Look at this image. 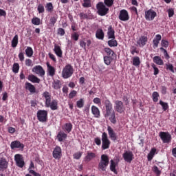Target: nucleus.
Listing matches in <instances>:
<instances>
[{"label": "nucleus", "mask_w": 176, "mask_h": 176, "mask_svg": "<svg viewBox=\"0 0 176 176\" xmlns=\"http://www.w3.org/2000/svg\"><path fill=\"white\" fill-rule=\"evenodd\" d=\"M133 155H124L123 159L127 163H131L133 160L134 159V157H133Z\"/></svg>", "instance_id": "39"}, {"label": "nucleus", "mask_w": 176, "mask_h": 176, "mask_svg": "<svg viewBox=\"0 0 176 176\" xmlns=\"http://www.w3.org/2000/svg\"><path fill=\"white\" fill-rule=\"evenodd\" d=\"M76 107L77 108H83L85 107V100H83V98H80L76 102Z\"/></svg>", "instance_id": "44"}, {"label": "nucleus", "mask_w": 176, "mask_h": 176, "mask_svg": "<svg viewBox=\"0 0 176 176\" xmlns=\"http://www.w3.org/2000/svg\"><path fill=\"white\" fill-rule=\"evenodd\" d=\"M161 41H162V35L160 34L155 35L154 39L153 40V49H156L157 47H159V43H160Z\"/></svg>", "instance_id": "18"}, {"label": "nucleus", "mask_w": 176, "mask_h": 176, "mask_svg": "<svg viewBox=\"0 0 176 176\" xmlns=\"http://www.w3.org/2000/svg\"><path fill=\"white\" fill-rule=\"evenodd\" d=\"M111 146V140L108 138V134L106 132L102 133V149L105 151V149H109Z\"/></svg>", "instance_id": "6"}, {"label": "nucleus", "mask_w": 176, "mask_h": 176, "mask_svg": "<svg viewBox=\"0 0 176 176\" xmlns=\"http://www.w3.org/2000/svg\"><path fill=\"white\" fill-rule=\"evenodd\" d=\"M37 10L39 14L45 13V6H43V5H42V4H38Z\"/></svg>", "instance_id": "51"}, {"label": "nucleus", "mask_w": 176, "mask_h": 176, "mask_svg": "<svg viewBox=\"0 0 176 176\" xmlns=\"http://www.w3.org/2000/svg\"><path fill=\"white\" fill-rule=\"evenodd\" d=\"M168 17H173L174 16V10L173 8H170L168 10Z\"/></svg>", "instance_id": "62"}, {"label": "nucleus", "mask_w": 176, "mask_h": 176, "mask_svg": "<svg viewBox=\"0 0 176 176\" xmlns=\"http://www.w3.org/2000/svg\"><path fill=\"white\" fill-rule=\"evenodd\" d=\"M91 111L94 118H96L97 119H99V118H101V112L100 111V109H98V107L93 105L91 107Z\"/></svg>", "instance_id": "16"}, {"label": "nucleus", "mask_w": 176, "mask_h": 176, "mask_svg": "<svg viewBox=\"0 0 176 176\" xmlns=\"http://www.w3.org/2000/svg\"><path fill=\"white\" fill-rule=\"evenodd\" d=\"M45 102L46 108H50L52 111H57L58 109V100L54 99L52 100V94L49 91H45L43 94Z\"/></svg>", "instance_id": "2"}, {"label": "nucleus", "mask_w": 176, "mask_h": 176, "mask_svg": "<svg viewBox=\"0 0 176 176\" xmlns=\"http://www.w3.org/2000/svg\"><path fill=\"white\" fill-rule=\"evenodd\" d=\"M160 50H161V52H163L166 60H170V55H168L167 50L164 47H160Z\"/></svg>", "instance_id": "48"}, {"label": "nucleus", "mask_w": 176, "mask_h": 176, "mask_svg": "<svg viewBox=\"0 0 176 176\" xmlns=\"http://www.w3.org/2000/svg\"><path fill=\"white\" fill-rule=\"evenodd\" d=\"M76 94H78V92L75 90L71 91V92L69 94V98L70 100H72L74 97H76Z\"/></svg>", "instance_id": "52"}, {"label": "nucleus", "mask_w": 176, "mask_h": 176, "mask_svg": "<svg viewBox=\"0 0 176 176\" xmlns=\"http://www.w3.org/2000/svg\"><path fill=\"white\" fill-rule=\"evenodd\" d=\"M67 137H68L67 133L60 131L57 135V140L59 141V142H63V140L67 139Z\"/></svg>", "instance_id": "27"}, {"label": "nucleus", "mask_w": 176, "mask_h": 176, "mask_svg": "<svg viewBox=\"0 0 176 176\" xmlns=\"http://www.w3.org/2000/svg\"><path fill=\"white\" fill-rule=\"evenodd\" d=\"M26 67H32L34 64L32 63V60L28 58L25 61Z\"/></svg>", "instance_id": "54"}, {"label": "nucleus", "mask_w": 176, "mask_h": 176, "mask_svg": "<svg viewBox=\"0 0 176 176\" xmlns=\"http://www.w3.org/2000/svg\"><path fill=\"white\" fill-rule=\"evenodd\" d=\"M107 45L109 47H116V46H118V41L115 38H111V40L107 42Z\"/></svg>", "instance_id": "35"}, {"label": "nucleus", "mask_w": 176, "mask_h": 176, "mask_svg": "<svg viewBox=\"0 0 176 176\" xmlns=\"http://www.w3.org/2000/svg\"><path fill=\"white\" fill-rule=\"evenodd\" d=\"M166 69H168L169 71H170V72H173V74H174L175 71H174V66H173V64H166Z\"/></svg>", "instance_id": "55"}, {"label": "nucleus", "mask_w": 176, "mask_h": 176, "mask_svg": "<svg viewBox=\"0 0 176 176\" xmlns=\"http://www.w3.org/2000/svg\"><path fill=\"white\" fill-rule=\"evenodd\" d=\"M80 46L82 47V49L86 50V42L83 40L80 41Z\"/></svg>", "instance_id": "63"}, {"label": "nucleus", "mask_w": 176, "mask_h": 176, "mask_svg": "<svg viewBox=\"0 0 176 176\" xmlns=\"http://www.w3.org/2000/svg\"><path fill=\"white\" fill-rule=\"evenodd\" d=\"M79 33L74 32L71 34V38L73 39V41H75V42L79 41Z\"/></svg>", "instance_id": "43"}, {"label": "nucleus", "mask_w": 176, "mask_h": 176, "mask_svg": "<svg viewBox=\"0 0 176 176\" xmlns=\"http://www.w3.org/2000/svg\"><path fill=\"white\" fill-rule=\"evenodd\" d=\"M110 163V170L112 173H114V174H118V170H116V166H118V164H116L113 160H111Z\"/></svg>", "instance_id": "29"}, {"label": "nucleus", "mask_w": 176, "mask_h": 176, "mask_svg": "<svg viewBox=\"0 0 176 176\" xmlns=\"http://www.w3.org/2000/svg\"><path fill=\"white\" fill-rule=\"evenodd\" d=\"M45 10L46 12H48V13H52L53 10H54V6L52 2L46 3Z\"/></svg>", "instance_id": "31"}, {"label": "nucleus", "mask_w": 176, "mask_h": 176, "mask_svg": "<svg viewBox=\"0 0 176 176\" xmlns=\"http://www.w3.org/2000/svg\"><path fill=\"white\" fill-rule=\"evenodd\" d=\"M115 58H112L111 56H104V63L106 65H111V63L113 61Z\"/></svg>", "instance_id": "37"}, {"label": "nucleus", "mask_w": 176, "mask_h": 176, "mask_svg": "<svg viewBox=\"0 0 176 176\" xmlns=\"http://www.w3.org/2000/svg\"><path fill=\"white\" fill-rule=\"evenodd\" d=\"M29 173L32 174L33 176H42L40 173L35 172L34 170H30Z\"/></svg>", "instance_id": "60"}, {"label": "nucleus", "mask_w": 176, "mask_h": 176, "mask_svg": "<svg viewBox=\"0 0 176 176\" xmlns=\"http://www.w3.org/2000/svg\"><path fill=\"white\" fill-rule=\"evenodd\" d=\"M159 97H160V95H159V93L157 91H154L152 94V98L153 102H157L159 101Z\"/></svg>", "instance_id": "41"}, {"label": "nucleus", "mask_w": 176, "mask_h": 176, "mask_svg": "<svg viewBox=\"0 0 176 176\" xmlns=\"http://www.w3.org/2000/svg\"><path fill=\"white\" fill-rule=\"evenodd\" d=\"M107 131L111 141H116L118 140V135H116L115 131H113V129H112L111 126H107Z\"/></svg>", "instance_id": "14"}, {"label": "nucleus", "mask_w": 176, "mask_h": 176, "mask_svg": "<svg viewBox=\"0 0 176 176\" xmlns=\"http://www.w3.org/2000/svg\"><path fill=\"white\" fill-rule=\"evenodd\" d=\"M32 72H34V74H36L37 75H39L40 76H45V69H43V67L41 65H36L33 67Z\"/></svg>", "instance_id": "13"}, {"label": "nucleus", "mask_w": 176, "mask_h": 176, "mask_svg": "<svg viewBox=\"0 0 176 176\" xmlns=\"http://www.w3.org/2000/svg\"><path fill=\"white\" fill-rule=\"evenodd\" d=\"M118 19L121 21H129L130 20V16L129 15V12L126 10H121L118 16Z\"/></svg>", "instance_id": "10"}, {"label": "nucleus", "mask_w": 176, "mask_h": 176, "mask_svg": "<svg viewBox=\"0 0 176 176\" xmlns=\"http://www.w3.org/2000/svg\"><path fill=\"white\" fill-rule=\"evenodd\" d=\"M108 39H115V29L111 25L107 29Z\"/></svg>", "instance_id": "20"}, {"label": "nucleus", "mask_w": 176, "mask_h": 176, "mask_svg": "<svg viewBox=\"0 0 176 176\" xmlns=\"http://www.w3.org/2000/svg\"><path fill=\"white\" fill-rule=\"evenodd\" d=\"M153 63L157 64V65H163L164 62L162 60V58L159 56H155L153 58Z\"/></svg>", "instance_id": "30"}, {"label": "nucleus", "mask_w": 176, "mask_h": 176, "mask_svg": "<svg viewBox=\"0 0 176 176\" xmlns=\"http://www.w3.org/2000/svg\"><path fill=\"white\" fill-rule=\"evenodd\" d=\"M156 16H157V14L156 13V12H155V10L152 9L145 11L144 12L145 19L148 21H152L155 20V17H156Z\"/></svg>", "instance_id": "9"}, {"label": "nucleus", "mask_w": 176, "mask_h": 176, "mask_svg": "<svg viewBox=\"0 0 176 176\" xmlns=\"http://www.w3.org/2000/svg\"><path fill=\"white\" fill-rule=\"evenodd\" d=\"M61 147L56 146L54 149L53 155H61Z\"/></svg>", "instance_id": "47"}, {"label": "nucleus", "mask_w": 176, "mask_h": 176, "mask_svg": "<svg viewBox=\"0 0 176 176\" xmlns=\"http://www.w3.org/2000/svg\"><path fill=\"white\" fill-rule=\"evenodd\" d=\"M104 116L106 119H109L111 123L116 124L118 120H116V116L115 114V110H113V105L112 102L108 99L104 100Z\"/></svg>", "instance_id": "1"}, {"label": "nucleus", "mask_w": 176, "mask_h": 176, "mask_svg": "<svg viewBox=\"0 0 176 176\" xmlns=\"http://www.w3.org/2000/svg\"><path fill=\"white\" fill-rule=\"evenodd\" d=\"M83 8H91V0H83Z\"/></svg>", "instance_id": "46"}, {"label": "nucleus", "mask_w": 176, "mask_h": 176, "mask_svg": "<svg viewBox=\"0 0 176 176\" xmlns=\"http://www.w3.org/2000/svg\"><path fill=\"white\" fill-rule=\"evenodd\" d=\"M28 79L30 82H32V83H41V79L35 76L34 74H30Z\"/></svg>", "instance_id": "26"}, {"label": "nucleus", "mask_w": 176, "mask_h": 176, "mask_svg": "<svg viewBox=\"0 0 176 176\" xmlns=\"http://www.w3.org/2000/svg\"><path fill=\"white\" fill-rule=\"evenodd\" d=\"M108 164H109V158L105 155H102L100 162L98 164L99 170L101 171H106Z\"/></svg>", "instance_id": "5"}, {"label": "nucleus", "mask_w": 176, "mask_h": 176, "mask_svg": "<svg viewBox=\"0 0 176 176\" xmlns=\"http://www.w3.org/2000/svg\"><path fill=\"white\" fill-rule=\"evenodd\" d=\"M36 115L38 122H41V123L47 122V111L38 110Z\"/></svg>", "instance_id": "7"}, {"label": "nucleus", "mask_w": 176, "mask_h": 176, "mask_svg": "<svg viewBox=\"0 0 176 176\" xmlns=\"http://www.w3.org/2000/svg\"><path fill=\"white\" fill-rule=\"evenodd\" d=\"M132 64L134 67H140L141 65V60L138 56H134L132 59Z\"/></svg>", "instance_id": "34"}, {"label": "nucleus", "mask_w": 176, "mask_h": 176, "mask_svg": "<svg viewBox=\"0 0 176 176\" xmlns=\"http://www.w3.org/2000/svg\"><path fill=\"white\" fill-rule=\"evenodd\" d=\"M153 171L155 173V174H156L157 176H159L160 174H162V171L159 170V168L157 166H154L153 167Z\"/></svg>", "instance_id": "50"}, {"label": "nucleus", "mask_w": 176, "mask_h": 176, "mask_svg": "<svg viewBox=\"0 0 176 176\" xmlns=\"http://www.w3.org/2000/svg\"><path fill=\"white\" fill-rule=\"evenodd\" d=\"M160 104L162 107L163 111H166V109H168V103L164 102L162 100H160Z\"/></svg>", "instance_id": "49"}, {"label": "nucleus", "mask_w": 176, "mask_h": 176, "mask_svg": "<svg viewBox=\"0 0 176 176\" xmlns=\"http://www.w3.org/2000/svg\"><path fill=\"white\" fill-rule=\"evenodd\" d=\"M94 157H96L94 155H87L85 158V161L90 162V160H91V159H94Z\"/></svg>", "instance_id": "58"}, {"label": "nucleus", "mask_w": 176, "mask_h": 176, "mask_svg": "<svg viewBox=\"0 0 176 176\" xmlns=\"http://www.w3.org/2000/svg\"><path fill=\"white\" fill-rule=\"evenodd\" d=\"M32 23L34 24V25H39L41 24V19L34 16L32 19Z\"/></svg>", "instance_id": "45"}, {"label": "nucleus", "mask_w": 176, "mask_h": 176, "mask_svg": "<svg viewBox=\"0 0 176 176\" xmlns=\"http://www.w3.org/2000/svg\"><path fill=\"white\" fill-rule=\"evenodd\" d=\"M58 35H60V36H64L65 35V30L63 28H58Z\"/></svg>", "instance_id": "57"}, {"label": "nucleus", "mask_w": 176, "mask_h": 176, "mask_svg": "<svg viewBox=\"0 0 176 176\" xmlns=\"http://www.w3.org/2000/svg\"><path fill=\"white\" fill-rule=\"evenodd\" d=\"M96 9L99 16H107L109 13V8L102 1H100L96 4Z\"/></svg>", "instance_id": "3"}, {"label": "nucleus", "mask_w": 176, "mask_h": 176, "mask_svg": "<svg viewBox=\"0 0 176 176\" xmlns=\"http://www.w3.org/2000/svg\"><path fill=\"white\" fill-rule=\"evenodd\" d=\"M25 87L26 90H28L30 93H32V94L36 93V88H35V86H34V85L31 84L30 82H25Z\"/></svg>", "instance_id": "21"}, {"label": "nucleus", "mask_w": 176, "mask_h": 176, "mask_svg": "<svg viewBox=\"0 0 176 176\" xmlns=\"http://www.w3.org/2000/svg\"><path fill=\"white\" fill-rule=\"evenodd\" d=\"M17 45H19V35L16 34L11 41V46L12 47H17Z\"/></svg>", "instance_id": "32"}, {"label": "nucleus", "mask_w": 176, "mask_h": 176, "mask_svg": "<svg viewBox=\"0 0 176 176\" xmlns=\"http://www.w3.org/2000/svg\"><path fill=\"white\" fill-rule=\"evenodd\" d=\"M14 160L18 167H20V168H23L24 167L25 162H24V158L22 155H15Z\"/></svg>", "instance_id": "11"}, {"label": "nucleus", "mask_w": 176, "mask_h": 176, "mask_svg": "<svg viewBox=\"0 0 176 176\" xmlns=\"http://www.w3.org/2000/svg\"><path fill=\"white\" fill-rule=\"evenodd\" d=\"M8 161L5 158L0 159V171H5L8 168Z\"/></svg>", "instance_id": "22"}, {"label": "nucleus", "mask_w": 176, "mask_h": 176, "mask_svg": "<svg viewBox=\"0 0 176 176\" xmlns=\"http://www.w3.org/2000/svg\"><path fill=\"white\" fill-rule=\"evenodd\" d=\"M52 87L54 90L61 89V81L60 80H54L52 82Z\"/></svg>", "instance_id": "28"}, {"label": "nucleus", "mask_w": 176, "mask_h": 176, "mask_svg": "<svg viewBox=\"0 0 176 176\" xmlns=\"http://www.w3.org/2000/svg\"><path fill=\"white\" fill-rule=\"evenodd\" d=\"M19 71H20V65L19 63H14L12 66V72H14V74H19Z\"/></svg>", "instance_id": "42"}, {"label": "nucleus", "mask_w": 176, "mask_h": 176, "mask_svg": "<svg viewBox=\"0 0 176 176\" xmlns=\"http://www.w3.org/2000/svg\"><path fill=\"white\" fill-rule=\"evenodd\" d=\"M161 46H162V47H165V48L168 47V41L162 39L161 41Z\"/></svg>", "instance_id": "53"}, {"label": "nucleus", "mask_w": 176, "mask_h": 176, "mask_svg": "<svg viewBox=\"0 0 176 176\" xmlns=\"http://www.w3.org/2000/svg\"><path fill=\"white\" fill-rule=\"evenodd\" d=\"M115 109L116 112H118V113H123L124 112V110H123V102L120 100H116L115 102Z\"/></svg>", "instance_id": "15"}, {"label": "nucleus", "mask_w": 176, "mask_h": 176, "mask_svg": "<svg viewBox=\"0 0 176 176\" xmlns=\"http://www.w3.org/2000/svg\"><path fill=\"white\" fill-rule=\"evenodd\" d=\"M20 61H24V54L23 52H20L18 55Z\"/></svg>", "instance_id": "64"}, {"label": "nucleus", "mask_w": 176, "mask_h": 176, "mask_svg": "<svg viewBox=\"0 0 176 176\" xmlns=\"http://www.w3.org/2000/svg\"><path fill=\"white\" fill-rule=\"evenodd\" d=\"M47 75L48 76H54V75H56V69L54 68V67L50 65V63H47Z\"/></svg>", "instance_id": "19"}, {"label": "nucleus", "mask_w": 176, "mask_h": 176, "mask_svg": "<svg viewBox=\"0 0 176 176\" xmlns=\"http://www.w3.org/2000/svg\"><path fill=\"white\" fill-rule=\"evenodd\" d=\"M113 2H115V0H104V4L105 6L108 8H112L113 6Z\"/></svg>", "instance_id": "40"}, {"label": "nucleus", "mask_w": 176, "mask_h": 176, "mask_svg": "<svg viewBox=\"0 0 176 176\" xmlns=\"http://www.w3.org/2000/svg\"><path fill=\"white\" fill-rule=\"evenodd\" d=\"M54 52L55 54L60 58L63 57V50H61V47L60 45H58L57 44L54 45Z\"/></svg>", "instance_id": "23"}, {"label": "nucleus", "mask_w": 176, "mask_h": 176, "mask_svg": "<svg viewBox=\"0 0 176 176\" xmlns=\"http://www.w3.org/2000/svg\"><path fill=\"white\" fill-rule=\"evenodd\" d=\"M147 43L148 37L146 36H140L138 41H137V43L140 46V47H144Z\"/></svg>", "instance_id": "17"}, {"label": "nucleus", "mask_w": 176, "mask_h": 176, "mask_svg": "<svg viewBox=\"0 0 176 176\" xmlns=\"http://www.w3.org/2000/svg\"><path fill=\"white\" fill-rule=\"evenodd\" d=\"M10 148L11 149H21V151H23L24 149V144L19 140H14L11 142L10 144Z\"/></svg>", "instance_id": "12"}, {"label": "nucleus", "mask_w": 176, "mask_h": 176, "mask_svg": "<svg viewBox=\"0 0 176 176\" xmlns=\"http://www.w3.org/2000/svg\"><path fill=\"white\" fill-rule=\"evenodd\" d=\"M94 142H95V144H96V145L100 146V145H101V138H99V137L95 138H94Z\"/></svg>", "instance_id": "59"}, {"label": "nucleus", "mask_w": 176, "mask_h": 176, "mask_svg": "<svg viewBox=\"0 0 176 176\" xmlns=\"http://www.w3.org/2000/svg\"><path fill=\"white\" fill-rule=\"evenodd\" d=\"M105 36V34L102 29H98L96 32V38L99 39L100 41H104V38Z\"/></svg>", "instance_id": "24"}, {"label": "nucleus", "mask_w": 176, "mask_h": 176, "mask_svg": "<svg viewBox=\"0 0 176 176\" xmlns=\"http://www.w3.org/2000/svg\"><path fill=\"white\" fill-rule=\"evenodd\" d=\"M151 67H152V68H153V69H154V75H158V74H159V72H160V70H159V68H157V67H156V65H155L154 63H153V64L151 65Z\"/></svg>", "instance_id": "56"}, {"label": "nucleus", "mask_w": 176, "mask_h": 176, "mask_svg": "<svg viewBox=\"0 0 176 176\" xmlns=\"http://www.w3.org/2000/svg\"><path fill=\"white\" fill-rule=\"evenodd\" d=\"M57 19H58L57 14H55L50 18V25H51V27H54V24L57 23Z\"/></svg>", "instance_id": "38"}, {"label": "nucleus", "mask_w": 176, "mask_h": 176, "mask_svg": "<svg viewBox=\"0 0 176 176\" xmlns=\"http://www.w3.org/2000/svg\"><path fill=\"white\" fill-rule=\"evenodd\" d=\"M160 137L164 144H170L171 142V135L168 132H160Z\"/></svg>", "instance_id": "8"}, {"label": "nucleus", "mask_w": 176, "mask_h": 176, "mask_svg": "<svg viewBox=\"0 0 176 176\" xmlns=\"http://www.w3.org/2000/svg\"><path fill=\"white\" fill-rule=\"evenodd\" d=\"M25 53L27 57H32L34 55V50L31 47H27L26 50H25Z\"/></svg>", "instance_id": "36"}, {"label": "nucleus", "mask_w": 176, "mask_h": 176, "mask_svg": "<svg viewBox=\"0 0 176 176\" xmlns=\"http://www.w3.org/2000/svg\"><path fill=\"white\" fill-rule=\"evenodd\" d=\"M74 75V67L70 64L65 66L62 71V76L64 79H68Z\"/></svg>", "instance_id": "4"}, {"label": "nucleus", "mask_w": 176, "mask_h": 176, "mask_svg": "<svg viewBox=\"0 0 176 176\" xmlns=\"http://www.w3.org/2000/svg\"><path fill=\"white\" fill-rule=\"evenodd\" d=\"M104 52L107 54L106 56L107 57H111L113 58H115V57H116V54H115V52H113V50H112V49L109 47L104 48Z\"/></svg>", "instance_id": "25"}, {"label": "nucleus", "mask_w": 176, "mask_h": 176, "mask_svg": "<svg viewBox=\"0 0 176 176\" xmlns=\"http://www.w3.org/2000/svg\"><path fill=\"white\" fill-rule=\"evenodd\" d=\"M63 130H65L66 133H71L72 131V124L71 122L66 123L64 126H63Z\"/></svg>", "instance_id": "33"}, {"label": "nucleus", "mask_w": 176, "mask_h": 176, "mask_svg": "<svg viewBox=\"0 0 176 176\" xmlns=\"http://www.w3.org/2000/svg\"><path fill=\"white\" fill-rule=\"evenodd\" d=\"M93 102L94 104H97L98 105H100L101 104V99H100L99 98H95L93 100Z\"/></svg>", "instance_id": "61"}]
</instances>
